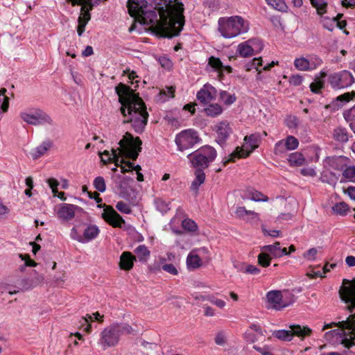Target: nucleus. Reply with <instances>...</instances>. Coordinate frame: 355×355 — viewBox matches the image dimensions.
Here are the masks:
<instances>
[{"label":"nucleus","mask_w":355,"mask_h":355,"mask_svg":"<svg viewBox=\"0 0 355 355\" xmlns=\"http://www.w3.org/2000/svg\"><path fill=\"white\" fill-rule=\"evenodd\" d=\"M130 15L142 24H152L163 37L178 35L184 25L183 4L179 0H128Z\"/></svg>","instance_id":"nucleus-1"},{"label":"nucleus","mask_w":355,"mask_h":355,"mask_svg":"<svg viewBox=\"0 0 355 355\" xmlns=\"http://www.w3.org/2000/svg\"><path fill=\"white\" fill-rule=\"evenodd\" d=\"M347 284L340 290V295L350 315L345 320L325 324L322 330L338 327L326 332L325 338L334 345L340 344L349 348L355 345V280Z\"/></svg>","instance_id":"nucleus-2"},{"label":"nucleus","mask_w":355,"mask_h":355,"mask_svg":"<svg viewBox=\"0 0 355 355\" xmlns=\"http://www.w3.org/2000/svg\"><path fill=\"white\" fill-rule=\"evenodd\" d=\"M121 105V112L124 117V123H130L135 132L144 131L148 114L145 103L133 91L123 84H119L115 88Z\"/></svg>","instance_id":"nucleus-3"},{"label":"nucleus","mask_w":355,"mask_h":355,"mask_svg":"<svg viewBox=\"0 0 355 355\" xmlns=\"http://www.w3.org/2000/svg\"><path fill=\"white\" fill-rule=\"evenodd\" d=\"M119 147L112 148L111 151L104 150L100 153L101 161L106 164L113 162L116 166H123L125 162L123 157L135 160L141 151V141L139 138H134L132 135L126 132L119 142Z\"/></svg>","instance_id":"nucleus-4"},{"label":"nucleus","mask_w":355,"mask_h":355,"mask_svg":"<svg viewBox=\"0 0 355 355\" xmlns=\"http://www.w3.org/2000/svg\"><path fill=\"white\" fill-rule=\"evenodd\" d=\"M249 30V21L240 15L222 17L218 19V31L225 39L236 37Z\"/></svg>","instance_id":"nucleus-5"},{"label":"nucleus","mask_w":355,"mask_h":355,"mask_svg":"<svg viewBox=\"0 0 355 355\" xmlns=\"http://www.w3.org/2000/svg\"><path fill=\"white\" fill-rule=\"evenodd\" d=\"M132 331V328L128 324L114 323L103 330L98 343L105 349L117 345L121 336L130 334Z\"/></svg>","instance_id":"nucleus-6"},{"label":"nucleus","mask_w":355,"mask_h":355,"mask_svg":"<svg viewBox=\"0 0 355 355\" xmlns=\"http://www.w3.org/2000/svg\"><path fill=\"white\" fill-rule=\"evenodd\" d=\"M349 162V159L344 156L328 157L323 160L324 170L321 174V180L331 185H335L338 176L331 171H341Z\"/></svg>","instance_id":"nucleus-7"},{"label":"nucleus","mask_w":355,"mask_h":355,"mask_svg":"<svg viewBox=\"0 0 355 355\" xmlns=\"http://www.w3.org/2000/svg\"><path fill=\"white\" fill-rule=\"evenodd\" d=\"M217 155L216 150L210 146H204L188 155L191 166L197 169L207 168Z\"/></svg>","instance_id":"nucleus-8"},{"label":"nucleus","mask_w":355,"mask_h":355,"mask_svg":"<svg viewBox=\"0 0 355 355\" xmlns=\"http://www.w3.org/2000/svg\"><path fill=\"white\" fill-rule=\"evenodd\" d=\"M19 116L23 121L28 125H52L53 120L51 116L37 107H29L20 112Z\"/></svg>","instance_id":"nucleus-9"},{"label":"nucleus","mask_w":355,"mask_h":355,"mask_svg":"<svg viewBox=\"0 0 355 355\" xmlns=\"http://www.w3.org/2000/svg\"><path fill=\"white\" fill-rule=\"evenodd\" d=\"M261 251L257 259L259 264L262 267L269 266L272 259H279L285 255H288L287 249L282 248L280 243L278 241L262 246Z\"/></svg>","instance_id":"nucleus-10"},{"label":"nucleus","mask_w":355,"mask_h":355,"mask_svg":"<svg viewBox=\"0 0 355 355\" xmlns=\"http://www.w3.org/2000/svg\"><path fill=\"white\" fill-rule=\"evenodd\" d=\"M261 141V135L259 133L245 136L244 143L241 147H237L230 155L229 161L234 162L235 158H244L248 157L253 150L258 148Z\"/></svg>","instance_id":"nucleus-11"},{"label":"nucleus","mask_w":355,"mask_h":355,"mask_svg":"<svg viewBox=\"0 0 355 355\" xmlns=\"http://www.w3.org/2000/svg\"><path fill=\"white\" fill-rule=\"evenodd\" d=\"M289 328L291 330H275L272 332V336L282 341H291L293 336L304 338L306 336H310L312 332L309 327L300 324H291Z\"/></svg>","instance_id":"nucleus-12"},{"label":"nucleus","mask_w":355,"mask_h":355,"mask_svg":"<svg viewBox=\"0 0 355 355\" xmlns=\"http://www.w3.org/2000/svg\"><path fill=\"white\" fill-rule=\"evenodd\" d=\"M175 144L180 151L193 148L196 144L200 143L201 139L198 132L193 129L182 130L176 135Z\"/></svg>","instance_id":"nucleus-13"},{"label":"nucleus","mask_w":355,"mask_h":355,"mask_svg":"<svg viewBox=\"0 0 355 355\" xmlns=\"http://www.w3.org/2000/svg\"><path fill=\"white\" fill-rule=\"evenodd\" d=\"M100 233L98 227L96 225L88 224L83 226L82 230L73 227L71 230L70 236L73 240L81 243H87L98 237Z\"/></svg>","instance_id":"nucleus-14"},{"label":"nucleus","mask_w":355,"mask_h":355,"mask_svg":"<svg viewBox=\"0 0 355 355\" xmlns=\"http://www.w3.org/2000/svg\"><path fill=\"white\" fill-rule=\"evenodd\" d=\"M328 82L333 89H340L351 86L354 82V78L350 71L343 70L331 73Z\"/></svg>","instance_id":"nucleus-15"},{"label":"nucleus","mask_w":355,"mask_h":355,"mask_svg":"<svg viewBox=\"0 0 355 355\" xmlns=\"http://www.w3.org/2000/svg\"><path fill=\"white\" fill-rule=\"evenodd\" d=\"M33 275L29 278H21L17 280L16 282V287L17 288V291L14 290H8V293L10 295H12L17 293L19 291H25L30 289H32L37 286L42 284L44 281V277L40 275L36 272L35 270H32Z\"/></svg>","instance_id":"nucleus-16"},{"label":"nucleus","mask_w":355,"mask_h":355,"mask_svg":"<svg viewBox=\"0 0 355 355\" xmlns=\"http://www.w3.org/2000/svg\"><path fill=\"white\" fill-rule=\"evenodd\" d=\"M262 49V42L255 38L239 44L237 47V53L241 57L247 58L260 52Z\"/></svg>","instance_id":"nucleus-17"},{"label":"nucleus","mask_w":355,"mask_h":355,"mask_svg":"<svg viewBox=\"0 0 355 355\" xmlns=\"http://www.w3.org/2000/svg\"><path fill=\"white\" fill-rule=\"evenodd\" d=\"M343 15L338 14L336 16H330L328 14L322 15L320 16L319 22L322 26L329 31H333L336 27H338L340 30H343L346 26L347 24L345 21H340Z\"/></svg>","instance_id":"nucleus-18"},{"label":"nucleus","mask_w":355,"mask_h":355,"mask_svg":"<svg viewBox=\"0 0 355 355\" xmlns=\"http://www.w3.org/2000/svg\"><path fill=\"white\" fill-rule=\"evenodd\" d=\"M78 208V206L72 204L61 203L55 207L54 211L58 219L68 221L75 216Z\"/></svg>","instance_id":"nucleus-19"},{"label":"nucleus","mask_w":355,"mask_h":355,"mask_svg":"<svg viewBox=\"0 0 355 355\" xmlns=\"http://www.w3.org/2000/svg\"><path fill=\"white\" fill-rule=\"evenodd\" d=\"M102 217L107 223L114 227H122L125 224V220L122 217L110 207H106L103 209Z\"/></svg>","instance_id":"nucleus-20"},{"label":"nucleus","mask_w":355,"mask_h":355,"mask_svg":"<svg viewBox=\"0 0 355 355\" xmlns=\"http://www.w3.org/2000/svg\"><path fill=\"white\" fill-rule=\"evenodd\" d=\"M216 89L209 83H206L197 92V99L203 104H207L214 100L216 96Z\"/></svg>","instance_id":"nucleus-21"},{"label":"nucleus","mask_w":355,"mask_h":355,"mask_svg":"<svg viewBox=\"0 0 355 355\" xmlns=\"http://www.w3.org/2000/svg\"><path fill=\"white\" fill-rule=\"evenodd\" d=\"M214 130L217 135L216 141L222 145L232 133V129L227 121H220L216 125Z\"/></svg>","instance_id":"nucleus-22"},{"label":"nucleus","mask_w":355,"mask_h":355,"mask_svg":"<svg viewBox=\"0 0 355 355\" xmlns=\"http://www.w3.org/2000/svg\"><path fill=\"white\" fill-rule=\"evenodd\" d=\"M266 298L270 307L276 310H281L288 306V303L282 301V291H270L267 293Z\"/></svg>","instance_id":"nucleus-23"},{"label":"nucleus","mask_w":355,"mask_h":355,"mask_svg":"<svg viewBox=\"0 0 355 355\" xmlns=\"http://www.w3.org/2000/svg\"><path fill=\"white\" fill-rule=\"evenodd\" d=\"M103 315H101L98 312H95L92 314H87L83 317L80 320V327L83 328L85 331L89 334L92 332L91 322L94 321L103 322Z\"/></svg>","instance_id":"nucleus-24"},{"label":"nucleus","mask_w":355,"mask_h":355,"mask_svg":"<svg viewBox=\"0 0 355 355\" xmlns=\"http://www.w3.org/2000/svg\"><path fill=\"white\" fill-rule=\"evenodd\" d=\"M277 64V62L272 61L270 63H267L261 68L263 66V61L261 58H254L253 60L248 62L244 67L245 71H249L254 69L257 71H262L266 70H269L271 67H274Z\"/></svg>","instance_id":"nucleus-25"},{"label":"nucleus","mask_w":355,"mask_h":355,"mask_svg":"<svg viewBox=\"0 0 355 355\" xmlns=\"http://www.w3.org/2000/svg\"><path fill=\"white\" fill-rule=\"evenodd\" d=\"M53 146V142L50 139L43 141L40 145L33 148L30 152V155L33 159L44 155Z\"/></svg>","instance_id":"nucleus-26"},{"label":"nucleus","mask_w":355,"mask_h":355,"mask_svg":"<svg viewBox=\"0 0 355 355\" xmlns=\"http://www.w3.org/2000/svg\"><path fill=\"white\" fill-rule=\"evenodd\" d=\"M201 250H204L205 248H202L201 249L193 250L189 252L187 257V266L188 269L194 270L202 265V260L197 254V252Z\"/></svg>","instance_id":"nucleus-27"},{"label":"nucleus","mask_w":355,"mask_h":355,"mask_svg":"<svg viewBox=\"0 0 355 355\" xmlns=\"http://www.w3.org/2000/svg\"><path fill=\"white\" fill-rule=\"evenodd\" d=\"M135 257L130 252H123L120 257L119 267L121 270H130L134 266Z\"/></svg>","instance_id":"nucleus-28"},{"label":"nucleus","mask_w":355,"mask_h":355,"mask_svg":"<svg viewBox=\"0 0 355 355\" xmlns=\"http://www.w3.org/2000/svg\"><path fill=\"white\" fill-rule=\"evenodd\" d=\"M327 76V73L324 70H321L320 73L315 76L314 81L310 84V89L314 94H320L321 89L324 87V78Z\"/></svg>","instance_id":"nucleus-29"},{"label":"nucleus","mask_w":355,"mask_h":355,"mask_svg":"<svg viewBox=\"0 0 355 355\" xmlns=\"http://www.w3.org/2000/svg\"><path fill=\"white\" fill-rule=\"evenodd\" d=\"M242 198L244 200L249 199L255 202L268 201V198L266 196L254 189H248L245 193L242 195Z\"/></svg>","instance_id":"nucleus-30"},{"label":"nucleus","mask_w":355,"mask_h":355,"mask_svg":"<svg viewBox=\"0 0 355 355\" xmlns=\"http://www.w3.org/2000/svg\"><path fill=\"white\" fill-rule=\"evenodd\" d=\"M307 71H312L320 67L322 60L315 54H306L305 55Z\"/></svg>","instance_id":"nucleus-31"},{"label":"nucleus","mask_w":355,"mask_h":355,"mask_svg":"<svg viewBox=\"0 0 355 355\" xmlns=\"http://www.w3.org/2000/svg\"><path fill=\"white\" fill-rule=\"evenodd\" d=\"M236 216L245 221L255 220L257 218V214L253 211L245 209L244 207H238L235 211Z\"/></svg>","instance_id":"nucleus-32"},{"label":"nucleus","mask_w":355,"mask_h":355,"mask_svg":"<svg viewBox=\"0 0 355 355\" xmlns=\"http://www.w3.org/2000/svg\"><path fill=\"white\" fill-rule=\"evenodd\" d=\"M141 169V168L139 165L135 166L134 164H132V162H125L123 166H121V173H124L125 172H128L130 171H135L136 174H137V180L139 182H142V181H144V175L140 172Z\"/></svg>","instance_id":"nucleus-33"},{"label":"nucleus","mask_w":355,"mask_h":355,"mask_svg":"<svg viewBox=\"0 0 355 355\" xmlns=\"http://www.w3.org/2000/svg\"><path fill=\"white\" fill-rule=\"evenodd\" d=\"M341 171L343 173L340 182H355V166H349L347 164Z\"/></svg>","instance_id":"nucleus-34"},{"label":"nucleus","mask_w":355,"mask_h":355,"mask_svg":"<svg viewBox=\"0 0 355 355\" xmlns=\"http://www.w3.org/2000/svg\"><path fill=\"white\" fill-rule=\"evenodd\" d=\"M255 334L257 336H263V330L259 324H252L250 328L245 331V338L247 341L254 343L257 340V338H250L252 334Z\"/></svg>","instance_id":"nucleus-35"},{"label":"nucleus","mask_w":355,"mask_h":355,"mask_svg":"<svg viewBox=\"0 0 355 355\" xmlns=\"http://www.w3.org/2000/svg\"><path fill=\"white\" fill-rule=\"evenodd\" d=\"M205 180V173L202 170L196 169L195 172V179L191 183V189L197 191L200 186L204 183Z\"/></svg>","instance_id":"nucleus-36"},{"label":"nucleus","mask_w":355,"mask_h":355,"mask_svg":"<svg viewBox=\"0 0 355 355\" xmlns=\"http://www.w3.org/2000/svg\"><path fill=\"white\" fill-rule=\"evenodd\" d=\"M352 98L350 93L347 92L338 96L331 103V107L334 110H338L342 107L345 103L349 102Z\"/></svg>","instance_id":"nucleus-37"},{"label":"nucleus","mask_w":355,"mask_h":355,"mask_svg":"<svg viewBox=\"0 0 355 355\" xmlns=\"http://www.w3.org/2000/svg\"><path fill=\"white\" fill-rule=\"evenodd\" d=\"M311 5L316 9L319 16L328 14V6L325 0H310Z\"/></svg>","instance_id":"nucleus-38"},{"label":"nucleus","mask_w":355,"mask_h":355,"mask_svg":"<svg viewBox=\"0 0 355 355\" xmlns=\"http://www.w3.org/2000/svg\"><path fill=\"white\" fill-rule=\"evenodd\" d=\"M209 65L216 71H222L223 69H226L230 71L231 67L229 66H225L223 64L220 60L214 56H211L209 58Z\"/></svg>","instance_id":"nucleus-39"},{"label":"nucleus","mask_w":355,"mask_h":355,"mask_svg":"<svg viewBox=\"0 0 355 355\" xmlns=\"http://www.w3.org/2000/svg\"><path fill=\"white\" fill-rule=\"evenodd\" d=\"M331 210L333 213L336 215L345 216L347 214L349 207L347 203L344 202H339L332 206Z\"/></svg>","instance_id":"nucleus-40"},{"label":"nucleus","mask_w":355,"mask_h":355,"mask_svg":"<svg viewBox=\"0 0 355 355\" xmlns=\"http://www.w3.org/2000/svg\"><path fill=\"white\" fill-rule=\"evenodd\" d=\"M135 252L137 254L139 261H146L149 258L150 252L145 245H139L135 250Z\"/></svg>","instance_id":"nucleus-41"},{"label":"nucleus","mask_w":355,"mask_h":355,"mask_svg":"<svg viewBox=\"0 0 355 355\" xmlns=\"http://www.w3.org/2000/svg\"><path fill=\"white\" fill-rule=\"evenodd\" d=\"M288 161L291 166H300L304 164L305 158L302 153L295 152L289 155Z\"/></svg>","instance_id":"nucleus-42"},{"label":"nucleus","mask_w":355,"mask_h":355,"mask_svg":"<svg viewBox=\"0 0 355 355\" xmlns=\"http://www.w3.org/2000/svg\"><path fill=\"white\" fill-rule=\"evenodd\" d=\"M205 112L209 116L216 117L223 112V108L218 103H212L205 108Z\"/></svg>","instance_id":"nucleus-43"},{"label":"nucleus","mask_w":355,"mask_h":355,"mask_svg":"<svg viewBox=\"0 0 355 355\" xmlns=\"http://www.w3.org/2000/svg\"><path fill=\"white\" fill-rule=\"evenodd\" d=\"M154 204L156 209L163 214L170 209V202H167L162 198H155L154 200Z\"/></svg>","instance_id":"nucleus-44"},{"label":"nucleus","mask_w":355,"mask_h":355,"mask_svg":"<svg viewBox=\"0 0 355 355\" xmlns=\"http://www.w3.org/2000/svg\"><path fill=\"white\" fill-rule=\"evenodd\" d=\"M268 6L272 8L280 11L286 12L288 6L284 0H265Z\"/></svg>","instance_id":"nucleus-45"},{"label":"nucleus","mask_w":355,"mask_h":355,"mask_svg":"<svg viewBox=\"0 0 355 355\" xmlns=\"http://www.w3.org/2000/svg\"><path fill=\"white\" fill-rule=\"evenodd\" d=\"M196 299H202V300H208L209 302H211L212 304L216 306L218 308L223 309L225 306L226 302L220 299L216 298L214 295H207V296H202L200 295V297H196Z\"/></svg>","instance_id":"nucleus-46"},{"label":"nucleus","mask_w":355,"mask_h":355,"mask_svg":"<svg viewBox=\"0 0 355 355\" xmlns=\"http://www.w3.org/2000/svg\"><path fill=\"white\" fill-rule=\"evenodd\" d=\"M334 137L338 141L344 143L348 141L347 132L345 128H337L334 130Z\"/></svg>","instance_id":"nucleus-47"},{"label":"nucleus","mask_w":355,"mask_h":355,"mask_svg":"<svg viewBox=\"0 0 355 355\" xmlns=\"http://www.w3.org/2000/svg\"><path fill=\"white\" fill-rule=\"evenodd\" d=\"M6 92L7 89L5 88L0 89V109L3 112H7L9 107V98L6 95Z\"/></svg>","instance_id":"nucleus-48"},{"label":"nucleus","mask_w":355,"mask_h":355,"mask_svg":"<svg viewBox=\"0 0 355 355\" xmlns=\"http://www.w3.org/2000/svg\"><path fill=\"white\" fill-rule=\"evenodd\" d=\"M220 100L227 105L233 104L236 101V96L234 94H232L226 91H222L220 92Z\"/></svg>","instance_id":"nucleus-49"},{"label":"nucleus","mask_w":355,"mask_h":355,"mask_svg":"<svg viewBox=\"0 0 355 355\" xmlns=\"http://www.w3.org/2000/svg\"><path fill=\"white\" fill-rule=\"evenodd\" d=\"M293 64L298 71H307L305 55L296 58L294 60Z\"/></svg>","instance_id":"nucleus-50"},{"label":"nucleus","mask_w":355,"mask_h":355,"mask_svg":"<svg viewBox=\"0 0 355 355\" xmlns=\"http://www.w3.org/2000/svg\"><path fill=\"white\" fill-rule=\"evenodd\" d=\"M284 141L288 150H295L298 147L299 141L293 136H288Z\"/></svg>","instance_id":"nucleus-51"},{"label":"nucleus","mask_w":355,"mask_h":355,"mask_svg":"<svg viewBox=\"0 0 355 355\" xmlns=\"http://www.w3.org/2000/svg\"><path fill=\"white\" fill-rule=\"evenodd\" d=\"M182 226L184 230L188 232H195L198 229L196 222L191 219L187 218L182 222Z\"/></svg>","instance_id":"nucleus-52"},{"label":"nucleus","mask_w":355,"mask_h":355,"mask_svg":"<svg viewBox=\"0 0 355 355\" xmlns=\"http://www.w3.org/2000/svg\"><path fill=\"white\" fill-rule=\"evenodd\" d=\"M94 187L98 191L103 193L106 189L105 180L103 177L98 176L94 180Z\"/></svg>","instance_id":"nucleus-53"},{"label":"nucleus","mask_w":355,"mask_h":355,"mask_svg":"<svg viewBox=\"0 0 355 355\" xmlns=\"http://www.w3.org/2000/svg\"><path fill=\"white\" fill-rule=\"evenodd\" d=\"M288 150L284 140L277 141L275 145L274 153L275 155H282Z\"/></svg>","instance_id":"nucleus-54"},{"label":"nucleus","mask_w":355,"mask_h":355,"mask_svg":"<svg viewBox=\"0 0 355 355\" xmlns=\"http://www.w3.org/2000/svg\"><path fill=\"white\" fill-rule=\"evenodd\" d=\"M282 301L288 304V306L291 305L295 300V295L288 291H282Z\"/></svg>","instance_id":"nucleus-55"},{"label":"nucleus","mask_w":355,"mask_h":355,"mask_svg":"<svg viewBox=\"0 0 355 355\" xmlns=\"http://www.w3.org/2000/svg\"><path fill=\"white\" fill-rule=\"evenodd\" d=\"M285 123L288 128H295L299 124V119L295 116L290 115L286 117L285 120Z\"/></svg>","instance_id":"nucleus-56"},{"label":"nucleus","mask_w":355,"mask_h":355,"mask_svg":"<svg viewBox=\"0 0 355 355\" xmlns=\"http://www.w3.org/2000/svg\"><path fill=\"white\" fill-rule=\"evenodd\" d=\"M116 208L120 212L126 214H130L132 211L130 205L128 203L124 202L123 201L118 202L116 205Z\"/></svg>","instance_id":"nucleus-57"},{"label":"nucleus","mask_w":355,"mask_h":355,"mask_svg":"<svg viewBox=\"0 0 355 355\" xmlns=\"http://www.w3.org/2000/svg\"><path fill=\"white\" fill-rule=\"evenodd\" d=\"M317 254V249L315 248H312L304 253L303 257L308 261H314L316 259Z\"/></svg>","instance_id":"nucleus-58"},{"label":"nucleus","mask_w":355,"mask_h":355,"mask_svg":"<svg viewBox=\"0 0 355 355\" xmlns=\"http://www.w3.org/2000/svg\"><path fill=\"white\" fill-rule=\"evenodd\" d=\"M304 80V77L300 74L293 75L289 78V83L294 86L300 85Z\"/></svg>","instance_id":"nucleus-59"},{"label":"nucleus","mask_w":355,"mask_h":355,"mask_svg":"<svg viewBox=\"0 0 355 355\" xmlns=\"http://www.w3.org/2000/svg\"><path fill=\"white\" fill-rule=\"evenodd\" d=\"M46 182L51 189L53 196H56L58 193V187L59 185L58 181L56 179L51 178L47 179Z\"/></svg>","instance_id":"nucleus-60"},{"label":"nucleus","mask_w":355,"mask_h":355,"mask_svg":"<svg viewBox=\"0 0 355 355\" xmlns=\"http://www.w3.org/2000/svg\"><path fill=\"white\" fill-rule=\"evenodd\" d=\"M162 269L167 272L168 273L177 275L178 274V270L177 268L172 263H167L162 266Z\"/></svg>","instance_id":"nucleus-61"},{"label":"nucleus","mask_w":355,"mask_h":355,"mask_svg":"<svg viewBox=\"0 0 355 355\" xmlns=\"http://www.w3.org/2000/svg\"><path fill=\"white\" fill-rule=\"evenodd\" d=\"M226 334L224 331L218 332L215 337V343L218 345H223L226 342Z\"/></svg>","instance_id":"nucleus-62"},{"label":"nucleus","mask_w":355,"mask_h":355,"mask_svg":"<svg viewBox=\"0 0 355 355\" xmlns=\"http://www.w3.org/2000/svg\"><path fill=\"white\" fill-rule=\"evenodd\" d=\"M120 195L123 198L126 197L128 194L129 190L130 189V187L128 186V181H122L120 184Z\"/></svg>","instance_id":"nucleus-63"},{"label":"nucleus","mask_w":355,"mask_h":355,"mask_svg":"<svg viewBox=\"0 0 355 355\" xmlns=\"http://www.w3.org/2000/svg\"><path fill=\"white\" fill-rule=\"evenodd\" d=\"M343 115L347 121H355V105L350 110L345 111Z\"/></svg>","instance_id":"nucleus-64"}]
</instances>
